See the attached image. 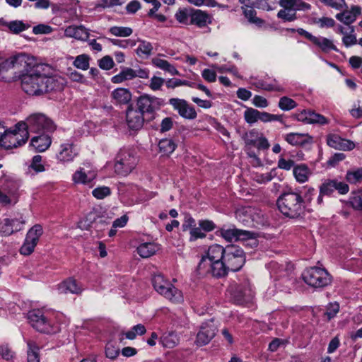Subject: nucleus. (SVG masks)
Masks as SVG:
<instances>
[{
    "label": "nucleus",
    "mask_w": 362,
    "mask_h": 362,
    "mask_svg": "<svg viewBox=\"0 0 362 362\" xmlns=\"http://www.w3.org/2000/svg\"><path fill=\"white\" fill-rule=\"evenodd\" d=\"M226 247L218 244L210 245L205 255L202 256L198 265L199 272L210 274L217 278L223 277V259L224 257Z\"/></svg>",
    "instance_id": "obj_1"
},
{
    "label": "nucleus",
    "mask_w": 362,
    "mask_h": 362,
    "mask_svg": "<svg viewBox=\"0 0 362 362\" xmlns=\"http://www.w3.org/2000/svg\"><path fill=\"white\" fill-rule=\"evenodd\" d=\"M51 67L46 64H39L35 69L24 74L21 77V87L24 92L30 95L43 94L44 80L49 74Z\"/></svg>",
    "instance_id": "obj_2"
},
{
    "label": "nucleus",
    "mask_w": 362,
    "mask_h": 362,
    "mask_svg": "<svg viewBox=\"0 0 362 362\" xmlns=\"http://www.w3.org/2000/svg\"><path fill=\"white\" fill-rule=\"evenodd\" d=\"M276 204L282 214L291 218L300 216L305 207L302 196L294 192H285L281 194L278 198Z\"/></svg>",
    "instance_id": "obj_3"
},
{
    "label": "nucleus",
    "mask_w": 362,
    "mask_h": 362,
    "mask_svg": "<svg viewBox=\"0 0 362 362\" xmlns=\"http://www.w3.org/2000/svg\"><path fill=\"white\" fill-rule=\"evenodd\" d=\"M223 276H226L229 271L237 272L240 270L245 263V255L241 247L231 245L226 247L224 257L223 259Z\"/></svg>",
    "instance_id": "obj_4"
},
{
    "label": "nucleus",
    "mask_w": 362,
    "mask_h": 362,
    "mask_svg": "<svg viewBox=\"0 0 362 362\" xmlns=\"http://www.w3.org/2000/svg\"><path fill=\"white\" fill-rule=\"evenodd\" d=\"M18 127L35 133H52L56 129L54 122L45 115L35 113L30 115L25 122H18Z\"/></svg>",
    "instance_id": "obj_5"
},
{
    "label": "nucleus",
    "mask_w": 362,
    "mask_h": 362,
    "mask_svg": "<svg viewBox=\"0 0 362 362\" xmlns=\"http://www.w3.org/2000/svg\"><path fill=\"white\" fill-rule=\"evenodd\" d=\"M154 289L160 295L173 303H180L183 300L181 291L175 287L170 282L165 279L160 274H155L152 278Z\"/></svg>",
    "instance_id": "obj_6"
},
{
    "label": "nucleus",
    "mask_w": 362,
    "mask_h": 362,
    "mask_svg": "<svg viewBox=\"0 0 362 362\" xmlns=\"http://www.w3.org/2000/svg\"><path fill=\"white\" fill-rule=\"evenodd\" d=\"M28 137V131L18 127V123L13 130L6 131L0 136V145L6 149L17 148L25 144Z\"/></svg>",
    "instance_id": "obj_7"
},
{
    "label": "nucleus",
    "mask_w": 362,
    "mask_h": 362,
    "mask_svg": "<svg viewBox=\"0 0 362 362\" xmlns=\"http://www.w3.org/2000/svg\"><path fill=\"white\" fill-rule=\"evenodd\" d=\"M303 279L308 285L315 288L325 287L332 281L328 272L325 269L317 267L307 269L303 274Z\"/></svg>",
    "instance_id": "obj_8"
},
{
    "label": "nucleus",
    "mask_w": 362,
    "mask_h": 362,
    "mask_svg": "<svg viewBox=\"0 0 362 362\" xmlns=\"http://www.w3.org/2000/svg\"><path fill=\"white\" fill-rule=\"evenodd\" d=\"M136 157L128 150H120L115 159V172L126 176L131 173L137 165Z\"/></svg>",
    "instance_id": "obj_9"
},
{
    "label": "nucleus",
    "mask_w": 362,
    "mask_h": 362,
    "mask_svg": "<svg viewBox=\"0 0 362 362\" xmlns=\"http://www.w3.org/2000/svg\"><path fill=\"white\" fill-rule=\"evenodd\" d=\"M28 320L33 327L40 332L53 334L59 330V328L53 326L40 310L30 311Z\"/></svg>",
    "instance_id": "obj_10"
},
{
    "label": "nucleus",
    "mask_w": 362,
    "mask_h": 362,
    "mask_svg": "<svg viewBox=\"0 0 362 362\" xmlns=\"http://www.w3.org/2000/svg\"><path fill=\"white\" fill-rule=\"evenodd\" d=\"M231 290L233 299L237 303H247L253 298L254 294L247 280L240 284L232 286Z\"/></svg>",
    "instance_id": "obj_11"
},
{
    "label": "nucleus",
    "mask_w": 362,
    "mask_h": 362,
    "mask_svg": "<svg viewBox=\"0 0 362 362\" xmlns=\"http://www.w3.org/2000/svg\"><path fill=\"white\" fill-rule=\"evenodd\" d=\"M14 69L22 70L25 73L30 71V70L35 69V66L39 65L36 59L25 53H18L11 57Z\"/></svg>",
    "instance_id": "obj_12"
},
{
    "label": "nucleus",
    "mask_w": 362,
    "mask_h": 362,
    "mask_svg": "<svg viewBox=\"0 0 362 362\" xmlns=\"http://www.w3.org/2000/svg\"><path fill=\"white\" fill-rule=\"evenodd\" d=\"M216 327L212 320L204 322L197 334L195 344L199 346H204L210 342L216 334Z\"/></svg>",
    "instance_id": "obj_13"
},
{
    "label": "nucleus",
    "mask_w": 362,
    "mask_h": 362,
    "mask_svg": "<svg viewBox=\"0 0 362 362\" xmlns=\"http://www.w3.org/2000/svg\"><path fill=\"white\" fill-rule=\"evenodd\" d=\"M160 106V102L158 98L151 97L148 95H141L136 101V110H139L142 115L145 113H152L155 110Z\"/></svg>",
    "instance_id": "obj_14"
},
{
    "label": "nucleus",
    "mask_w": 362,
    "mask_h": 362,
    "mask_svg": "<svg viewBox=\"0 0 362 362\" xmlns=\"http://www.w3.org/2000/svg\"><path fill=\"white\" fill-rule=\"evenodd\" d=\"M169 103L178 112L181 117L188 119H194L197 117V114L194 108L185 100L171 98Z\"/></svg>",
    "instance_id": "obj_15"
},
{
    "label": "nucleus",
    "mask_w": 362,
    "mask_h": 362,
    "mask_svg": "<svg viewBox=\"0 0 362 362\" xmlns=\"http://www.w3.org/2000/svg\"><path fill=\"white\" fill-rule=\"evenodd\" d=\"M337 190L339 194H345L349 190V185L338 180H326L320 187L321 194L329 195Z\"/></svg>",
    "instance_id": "obj_16"
},
{
    "label": "nucleus",
    "mask_w": 362,
    "mask_h": 362,
    "mask_svg": "<svg viewBox=\"0 0 362 362\" xmlns=\"http://www.w3.org/2000/svg\"><path fill=\"white\" fill-rule=\"evenodd\" d=\"M25 223L23 220L8 218L0 219V235L8 236L23 229Z\"/></svg>",
    "instance_id": "obj_17"
},
{
    "label": "nucleus",
    "mask_w": 362,
    "mask_h": 362,
    "mask_svg": "<svg viewBox=\"0 0 362 362\" xmlns=\"http://www.w3.org/2000/svg\"><path fill=\"white\" fill-rule=\"evenodd\" d=\"M126 122L129 129L134 131L142 128L144 123V115L139 110L128 107L126 111Z\"/></svg>",
    "instance_id": "obj_18"
},
{
    "label": "nucleus",
    "mask_w": 362,
    "mask_h": 362,
    "mask_svg": "<svg viewBox=\"0 0 362 362\" xmlns=\"http://www.w3.org/2000/svg\"><path fill=\"white\" fill-rule=\"evenodd\" d=\"M16 187L13 182L9 181L0 187V204L7 206L16 202Z\"/></svg>",
    "instance_id": "obj_19"
},
{
    "label": "nucleus",
    "mask_w": 362,
    "mask_h": 362,
    "mask_svg": "<svg viewBox=\"0 0 362 362\" xmlns=\"http://www.w3.org/2000/svg\"><path fill=\"white\" fill-rule=\"evenodd\" d=\"M212 22L211 16L206 11L192 8L189 25H194L199 28H204Z\"/></svg>",
    "instance_id": "obj_20"
},
{
    "label": "nucleus",
    "mask_w": 362,
    "mask_h": 362,
    "mask_svg": "<svg viewBox=\"0 0 362 362\" xmlns=\"http://www.w3.org/2000/svg\"><path fill=\"white\" fill-rule=\"evenodd\" d=\"M77 155L78 151L75 145L73 143H66L60 146L57 158L59 162L66 163L72 161Z\"/></svg>",
    "instance_id": "obj_21"
},
{
    "label": "nucleus",
    "mask_w": 362,
    "mask_h": 362,
    "mask_svg": "<svg viewBox=\"0 0 362 362\" xmlns=\"http://www.w3.org/2000/svg\"><path fill=\"white\" fill-rule=\"evenodd\" d=\"M297 118L299 121L308 124H326L328 123V119L326 117L311 110L301 112L298 115Z\"/></svg>",
    "instance_id": "obj_22"
},
{
    "label": "nucleus",
    "mask_w": 362,
    "mask_h": 362,
    "mask_svg": "<svg viewBox=\"0 0 362 362\" xmlns=\"http://www.w3.org/2000/svg\"><path fill=\"white\" fill-rule=\"evenodd\" d=\"M97 176V173L94 170L87 169L85 167L80 168L73 175V180L76 183L83 185L90 184Z\"/></svg>",
    "instance_id": "obj_23"
},
{
    "label": "nucleus",
    "mask_w": 362,
    "mask_h": 362,
    "mask_svg": "<svg viewBox=\"0 0 362 362\" xmlns=\"http://www.w3.org/2000/svg\"><path fill=\"white\" fill-rule=\"evenodd\" d=\"M361 8L358 6H352L350 10L344 8L343 11L336 15V18L345 25L353 23L361 14Z\"/></svg>",
    "instance_id": "obj_24"
},
{
    "label": "nucleus",
    "mask_w": 362,
    "mask_h": 362,
    "mask_svg": "<svg viewBox=\"0 0 362 362\" xmlns=\"http://www.w3.org/2000/svg\"><path fill=\"white\" fill-rule=\"evenodd\" d=\"M327 144L332 148L343 151L351 150L354 147L353 142L344 139L337 134L327 136Z\"/></svg>",
    "instance_id": "obj_25"
},
{
    "label": "nucleus",
    "mask_w": 362,
    "mask_h": 362,
    "mask_svg": "<svg viewBox=\"0 0 362 362\" xmlns=\"http://www.w3.org/2000/svg\"><path fill=\"white\" fill-rule=\"evenodd\" d=\"M43 93L49 91L62 90L64 88L65 81L63 78L58 76H46L44 80Z\"/></svg>",
    "instance_id": "obj_26"
},
{
    "label": "nucleus",
    "mask_w": 362,
    "mask_h": 362,
    "mask_svg": "<svg viewBox=\"0 0 362 362\" xmlns=\"http://www.w3.org/2000/svg\"><path fill=\"white\" fill-rule=\"evenodd\" d=\"M64 35L78 40L86 41L89 37V33L83 25H70L65 29Z\"/></svg>",
    "instance_id": "obj_27"
},
{
    "label": "nucleus",
    "mask_w": 362,
    "mask_h": 362,
    "mask_svg": "<svg viewBox=\"0 0 362 362\" xmlns=\"http://www.w3.org/2000/svg\"><path fill=\"white\" fill-rule=\"evenodd\" d=\"M51 143V137L47 133H42L31 139V145L40 152H43L47 150Z\"/></svg>",
    "instance_id": "obj_28"
},
{
    "label": "nucleus",
    "mask_w": 362,
    "mask_h": 362,
    "mask_svg": "<svg viewBox=\"0 0 362 362\" xmlns=\"http://www.w3.org/2000/svg\"><path fill=\"white\" fill-rule=\"evenodd\" d=\"M58 290L60 293H75L78 294L82 291V288L78 285L76 280L68 279L58 285Z\"/></svg>",
    "instance_id": "obj_29"
},
{
    "label": "nucleus",
    "mask_w": 362,
    "mask_h": 362,
    "mask_svg": "<svg viewBox=\"0 0 362 362\" xmlns=\"http://www.w3.org/2000/svg\"><path fill=\"white\" fill-rule=\"evenodd\" d=\"M250 233L238 229H228L221 231L222 237L228 241L238 240L250 237Z\"/></svg>",
    "instance_id": "obj_30"
},
{
    "label": "nucleus",
    "mask_w": 362,
    "mask_h": 362,
    "mask_svg": "<svg viewBox=\"0 0 362 362\" xmlns=\"http://www.w3.org/2000/svg\"><path fill=\"white\" fill-rule=\"evenodd\" d=\"M114 103L119 105L127 104L132 99V93L127 88H119L111 93Z\"/></svg>",
    "instance_id": "obj_31"
},
{
    "label": "nucleus",
    "mask_w": 362,
    "mask_h": 362,
    "mask_svg": "<svg viewBox=\"0 0 362 362\" xmlns=\"http://www.w3.org/2000/svg\"><path fill=\"white\" fill-rule=\"evenodd\" d=\"M293 173L298 182L304 183L308 180L312 171L307 165L301 163L294 166Z\"/></svg>",
    "instance_id": "obj_32"
},
{
    "label": "nucleus",
    "mask_w": 362,
    "mask_h": 362,
    "mask_svg": "<svg viewBox=\"0 0 362 362\" xmlns=\"http://www.w3.org/2000/svg\"><path fill=\"white\" fill-rule=\"evenodd\" d=\"M285 140L293 146H301L312 141V137L307 134L290 133L285 136Z\"/></svg>",
    "instance_id": "obj_33"
},
{
    "label": "nucleus",
    "mask_w": 362,
    "mask_h": 362,
    "mask_svg": "<svg viewBox=\"0 0 362 362\" xmlns=\"http://www.w3.org/2000/svg\"><path fill=\"white\" fill-rule=\"evenodd\" d=\"M151 63L156 68H158V69H162L166 72H168L172 76L180 75V73L176 69V68L173 64H171L170 62H168L167 60L162 59L160 57V55L158 57H153L151 59Z\"/></svg>",
    "instance_id": "obj_34"
},
{
    "label": "nucleus",
    "mask_w": 362,
    "mask_h": 362,
    "mask_svg": "<svg viewBox=\"0 0 362 362\" xmlns=\"http://www.w3.org/2000/svg\"><path fill=\"white\" fill-rule=\"evenodd\" d=\"M265 112H260L252 107H247L244 112V119L249 124H252L258 121L264 122Z\"/></svg>",
    "instance_id": "obj_35"
},
{
    "label": "nucleus",
    "mask_w": 362,
    "mask_h": 362,
    "mask_svg": "<svg viewBox=\"0 0 362 362\" xmlns=\"http://www.w3.org/2000/svg\"><path fill=\"white\" fill-rule=\"evenodd\" d=\"M279 4L284 8L283 9L294 11L309 9L310 8V4L300 0H279Z\"/></svg>",
    "instance_id": "obj_36"
},
{
    "label": "nucleus",
    "mask_w": 362,
    "mask_h": 362,
    "mask_svg": "<svg viewBox=\"0 0 362 362\" xmlns=\"http://www.w3.org/2000/svg\"><path fill=\"white\" fill-rule=\"evenodd\" d=\"M180 335L175 332L165 333L160 337V343L167 349H173L180 344Z\"/></svg>",
    "instance_id": "obj_37"
},
{
    "label": "nucleus",
    "mask_w": 362,
    "mask_h": 362,
    "mask_svg": "<svg viewBox=\"0 0 362 362\" xmlns=\"http://www.w3.org/2000/svg\"><path fill=\"white\" fill-rule=\"evenodd\" d=\"M311 42L324 52H329L330 50L337 51V49L333 44L332 41L325 37L314 36Z\"/></svg>",
    "instance_id": "obj_38"
},
{
    "label": "nucleus",
    "mask_w": 362,
    "mask_h": 362,
    "mask_svg": "<svg viewBox=\"0 0 362 362\" xmlns=\"http://www.w3.org/2000/svg\"><path fill=\"white\" fill-rule=\"evenodd\" d=\"M158 250V247L153 243H145L137 247L139 255L143 258L153 255Z\"/></svg>",
    "instance_id": "obj_39"
},
{
    "label": "nucleus",
    "mask_w": 362,
    "mask_h": 362,
    "mask_svg": "<svg viewBox=\"0 0 362 362\" xmlns=\"http://www.w3.org/2000/svg\"><path fill=\"white\" fill-rule=\"evenodd\" d=\"M135 78L134 69L132 68H124L117 75L112 78V82L114 83H120L125 81L132 80Z\"/></svg>",
    "instance_id": "obj_40"
},
{
    "label": "nucleus",
    "mask_w": 362,
    "mask_h": 362,
    "mask_svg": "<svg viewBox=\"0 0 362 362\" xmlns=\"http://www.w3.org/2000/svg\"><path fill=\"white\" fill-rule=\"evenodd\" d=\"M13 64L11 57L6 59L3 62L0 63V78L3 81H8L11 77L7 75V73L12 69H14Z\"/></svg>",
    "instance_id": "obj_41"
},
{
    "label": "nucleus",
    "mask_w": 362,
    "mask_h": 362,
    "mask_svg": "<svg viewBox=\"0 0 362 362\" xmlns=\"http://www.w3.org/2000/svg\"><path fill=\"white\" fill-rule=\"evenodd\" d=\"M27 362H40L39 347L33 341L28 342Z\"/></svg>",
    "instance_id": "obj_42"
},
{
    "label": "nucleus",
    "mask_w": 362,
    "mask_h": 362,
    "mask_svg": "<svg viewBox=\"0 0 362 362\" xmlns=\"http://www.w3.org/2000/svg\"><path fill=\"white\" fill-rule=\"evenodd\" d=\"M192 8H180L175 13V18L180 23L185 25H189Z\"/></svg>",
    "instance_id": "obj_43"
},
{
    "label": "nucleus",
    "mask_w": 362,
    "mask_h": 362,
    "mask_svg": "<svg viewBox=\"0 0 362 362\" xmlns=\"http://www.w3.org/2000/svg\"><path fill=\"white\" fill-rule=\"evenodd\" d=\"M158 146L160 152L168 156L175 150L177 146L172 139H164L160 141Z\"/></svg>",
    "instance_id": "obj_44"
},
{
    "label": "nucleus",
    "mask_w": 362,
    "mask_h": 362,
    "mask_svg": "<svg viewBox=\"0 0 362 362\" xmlns=\"http://www.w3.org/2000/svg\"><path fill=\"white\" fill-rule=\"evenodd\" d=\"M42 233V227L40 225L36 224L28 230L25 239L37 245Z\"/></svg>",
    "instance_id": "obj_45"
},
{
    "label": "nucleus",
    "mask_w": 362,
    "mask_h": 362,
    "mask_svg": "<svg viewBox=\"0 0 362 362\" xmlns=\"http://www.w3.org/2000/svg\"><path fill=\"white\" fill-rule=\"evenodd\" d=\"M262 134L259 132L257 129H252L246 132L243 135V139L246 146H254L256 145L258 139Z\"/></svg>",
    "instance_id": "obj_46"
},
{
    "label": "nucleus",
    "mask_w": 362,
    "mask_h": 362,
    "mask_svg": "<svg viewBox=\"0 0 362 362\" xmlns=\"http://www.w3.org/2000/svg\"><path fill=\"white\" fill-rule=\"evenodd\" d=\"M109 32L114 36L125 37L130 36L133 30L129 27L112 26L109 29Z\"/></svg>",
    "instance_id": "obj_47"
},
{
    "label": "nucleus",
    "mask_w": 362,
    "mask_h": 362,
    "mask_svg": "<svg viewBox=\"0 0 362 362\" xmlns=\"http://www.w3.org/2000/svg\"><path fill=\"white\" fill-rule=\"evenodd\" d=\"M139 45L136 49V53L138 56L141 57L143 55L149 56L151 54L153 50V46L151 42L145 40H139Z\"/></svg>",
    "instance_id": "obj_48"
},
{
    "label": "nucleus",
    "mask_w": 362,
    "mask_h": 362,
    "mask_svg": "<svg viewBox=\"0 0 362 362\" xmlns=\"http://www.w3.org/2000/svg\"><path fill=\"white\" fill-rule=\"evenodd\" d=\"M243 8L245 16L250 23H255L259 26H261L263 24L264 21L261 18L256 17V11L253 8H251L247 6Z\"/></svg>",
    "instance_id": "obj_49"
},
{
    "label": "nucleus",
    "mask_w": 362,
    "mask_h": 362,
    "mask_svg": "<svg viewBox=\"0 0 362 362\" xmlns=\"http://www.w3.org/2000/svg\"><path fill=\"white\" fill-rule=\"evenodd\" d=\"M146 328L144 325L141 324H138L135 326H134L131 330L127 332L124 333V335L127 339H134L136 338V335H143L146 333Z\"/></svg>",
    "instance_id": "obj_50"
},
{
    "label": "nucleus",
    "mask_w": 362,
    "mask_h": 362,
    "mask_svg": "<svg viewBox=\"0 0 362 362\" xmlns=\"http://www.w3.org/2000/svg\"><path fill=\"white\" fill-rule=\"evenodd\" d=\"M346 179L351 184L362 182V168L348 171L346 175Z\"/></svg>",
    "instance_id": "obj_51"
},
{
    "label": "nucleus",
    "mask_w": 362,
    "mask_h": 362,
    "mask_svg": "<svg viewBox=\"0 0 362 362\" xmlns=\"http://www.w3.org/2000/svg\"><path fill=\"white\" fill-rule=\"evenodd\" d=\"M279 107L284 111H288L297 106V103L291 98L284 96L279 101Z\"/></svg>",
    "instance_id": "obj_52"
},
{
    "label": "nucleus",
    "mask_w": 362,
    "mask_h": 362,
    "mask_svg": "<svg viewBox=\"0 0 362 362\" xmlns=\"http://www.w3.org/2000/svg\"><path fill=\"white\" fill-rule=\"evenodd\" d=\"M323 4L335 10L341 11L347 8L345 0H320Z\"/></svg>",
    "instance_id": "obj_53"
},
{
    "label": "nucleus",
    "mask_w": 362,
    "mask_h": 362,
    "mask_svg": "<svg viewBox=\"0 0 362 362\" xmlns=\"http://www.w3.org/2000/svg\"><path fill=\"white\" fill-rule=\"evenodd\" d=\"M92 194L98 199H103L111 194V189L106 186L98 187L92 191Z\"/></svg>",
    "instance_id": "obj_54"
},
{
    "label": "nucleus",
    "mask_w": 362,
    "mask_h": 362,
    "mask_svg": "<svg viewBox=\"0 0 362 362\" xmlns=\"http://www.w3.org/2000/svg\"><path fill=\"white\" fill-rule=\"evenodd\" d=\"M74 65L78 69L86 70L89 66V57L86 54L78 55L74 60Z\"/></svg>",
    "instance_id": "obj_55"
},
{
    "label": "nucleus",
    "mask_w": 362,
    "mask_h": 362,
    "mask_svg": "<svg viewBox=\"0 0 362 362\" xmlns=\"http://www.w3.org/2000/svg\"><path fill=\"white\" fill-rule=\"evenodd\" d=\"M8 28L12 33L18 34L28 29V26L21 21H13L8 24Z\"/></svg>",
    "instance_id": "obj_56"
},
{
    "label": "nucleus",
    "mask_w": 362,
    "mask_h": 362,
    "mask_svg": "<svg viewBox=\"0 0 362 362\" xmlns=\"http://www.w3.org/2000/svg\"><path fill=\"white\" fill-rule=\"evenodd\" d=\"M277 17L284 21L291 22L296 19V13L294 11L281 9L277 13Z\"/></svg>",
    "instance_id": "obj_57"
},
{
    "label": "nucleus",
    "mask_w": 362,
    "mask_h": 362,
    "mask_svg": "<svg viewBox=\"0 0 362 362\" xmlns=\"http://www.w3.org/2000/svg\"><path fill=\"white\" fill-rule=\"evenodd\" d=\"M351 205L356 209H362V191L354 192L349 199Z\"/></svg>",
    "instance_id": "obj_58"
},
{
    "label": "nucleus",
    "mask_w": 362,
    "mask_h": 362,
    "mask_svg": "<svg viewBox=\"0 0 362 362\" xmlns=\"http://www.w3.org/2000/svg\"><path fill=\"white\" fill-rule=\"evenodd\" d=\"M350 34L345 35L342 38L343 44L346 47H350L357 43V39L354 34V28L353 26L350 27Z\"/></svg>",
    "instance_id": "obj_59"
},
{
    "label": "nucleus",
    "mask_w": 362,
    "mask_h": 362,
    "mask_svg": "<svg viewBox=\"0 0 362 362\" xmlns=\"http://www.w3.org/2000/svg\"><path fill=\"white\" fill-rule=\"evenodd\" d=\"M42 163V156L40 155L35 156L33 158L32 163L30 167L33 169L36 173H40L45 170L44 165Z\"/></svg>",
    "instance_id": "obj_60"
},
{
    "label": "nucleus",
    "mask_w": 362,
    "mask_h": 362,
    "mask_svg": "<svg viewBox=\"0 0 362 362\" xmlns=\"http://www.w3.org/2000/svg\"><path fill=\"white\" fill-rule=\"evenodd\" d=\"M37 245L33 242L28 241L27 239L25 240L24 244L20 249V252L23 255H29L33 251Z\"/></svg>",
    "instance_id": "obj_61"
},
{
    "label": "nucleus",
    "mask_w": 362,
    "mask_h": 362,
    "mask_svg": "<svg viewBox=\"0 0 362 362\" xmlns=\"http://www.w3.org/2000/svg\"><path fill=\"white\" fill-rule=\"evenodd\" d=\"M119 354V349L112 344H107L105 348V355L107 358L115 359Z\"/></svg>",
    "instance_id": "obj_62"
},
{
    "label": "nucleus",
    "mask_w": 362,
    "mask_h": 362,
    "mask_svg": "<svg viewBox=\"0 0 362 362\" xmlns=\"http://www.w3.org/2000/svg\"><path fill=\"white\" fill-rule=\"evenodd\" d=\"M0 355L3 359L9 361L13 358L15 354L8 345H1L0 346Z\"/></svg>",
    "instance_id": "obj_63"
},
{
    "label": "nucleus",
    "mask_w": 362,
    "mask_h": 362,
    "mask_svg": "<svg viewBox=\"0 0 362 362\" xmlns=\"http://www.w3.org/2000/svg\"><path fill=\"white\" fill-rule=\"evenodd\" d=\"M339 310V305L337 303H330L327 308V311L325 315L327 316L328 320L333 318Z\"/></svg>",
    "instance_id": "obj_64"
}]
</instances>
